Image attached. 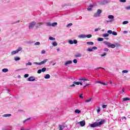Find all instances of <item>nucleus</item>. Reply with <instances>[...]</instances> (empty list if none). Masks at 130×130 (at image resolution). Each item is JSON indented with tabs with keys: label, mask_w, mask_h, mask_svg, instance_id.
Segmentation results:
<instances>
[{
	"label": "nucleus",
	"mask_w": 130,
	"mask_h": 130,
	"mask_svg": "<svg viewBox=\"0 0 130 130\" xmlns=\"http://www.w3.org/2000/svg\"><path fill=\"white\" fill-rule=\"evenodd\" d=\"M88 51H89V52H91V51H93V49L88 48Z\"/></svg>",
	"instance_id": "a18cd8bd"
},
{
	"label": "nucleus",
	"mask_w": 130,
	"mask_h": 130,
	"mask_svg": "<svg viewBox=\"0 0 130 130\" xmlns=\"http://www.w3.org/2000/svg\"><path fill=\"white\" fill-rule=\"evenodd\" d=\"M47 25L48 27H51V26H52L51 23H50V22H48V23H47Z\"/></svg>",
	"instance_id": "72a5a7b5"
},
{
	"label": "nucleus",
	"mask_w": 130,
	"mask_h": 130,
	"mask_svg": "<svg viewBox=\"0 0 130 130\" xmlns=\"http://www.w3.org/2000/svg\"><path fill=\"white\" fill-rule=\"evenodd\" d=\"M112 30H108V34H112Z\"/></svg>",
	"instance_id": "58836bf2"
},
{
	"label": "nucleus",
	"mask_w": 130,
	"mask_h": 130,
	"mask_svg": "<svg viewBox=\"0 0 130 130\" xmlns=\"http://www.w3.org/2000/svg\"><path fill=\"white\" fill-rule=\"evenodd\" d=\"M106 106H107V105H103V108H105Z\"/></svg>",
	"instance_id": "0e129e2a"
},
{
	"label": "nucleus",
	"mask_w": 130,
	"mask_h": 130,
	"mask_svg": "<svg viewBox=\"0 0 130 130\" xmlns=\"http://www.w3.org/2000/svg\"><path fill=\"white\" fill-rule=\"evenodd\" d=\"M91 10H92V8H87L88 11H91Z\"/></svg>",
	"instance_id": "e2e57ef3"
},
{
	"label": "nucleus",
	"mask_w": 130,
	"mask_h": 130,
	"mask_svg": "<svg viewBox=\"0 0 130 130\" xmlns=\"http://www.w3.org/2000/svg\"><path fill=\"white\" fill-rule=\"evenodd\" d=\"M24 77V78H28L29 77V74H25Z\"/></svg>",
	"instance_id": "8fccbe9b"
},
{
	"label": "nucleus",
	"mask_w": 130,
	"mask_h": 130,
	"mask_svg": "<svg viewBox=\"0 0 130 130\" xmlns=\"http://www.w3.org/2000/svg\"><path fill=\"white\" fill-rule=\"evenodd\" d=\"M104 122H105V120H102V121H100L99 122H97L98 126H99V125H102V124H103V123H104Z\"/></svg>",
	"instance_id": "f8f14e48"
},
{
	"label": "nucleus",
	"mask_w": 130,
	"mask_h": 130,
	"mask_svg": "<svg viewBox=\"0 0 130 130\" xmlns=\"http://www.w3.org/2000/svg\"><path fill=\"white\" fill-rule=\"evenodd\" d=\"M28 81H29V82H34V81H35V79L34 77L30 76L28 78Z\"/></svg>",
	"instance_id": "1a4fd4ad"
},
{
	"label": "nucleus",
	"mask_w": 130,
	"mask_h": 130,
	"mask_svg": "<svg viewBox=\"0 0 130 130\" xmlns=\"http://www.w3.org/2000/svg\"><path fill=\"white\" fill-rule=\"evenodd\" d=\"M53 46H57V43L56 42H54L52 43Z\"/></svg>",
	"instance_id": "c85d7f7f"
},
{
	"label": "nucleus",
	"mask_w": 130,
	"mask_h": 130,
	"mask_svg": "<svg viewBox=\"0 0 130 130\" xmlns=\"http://www.w3.org/2000/svg\"><path fill=\"white\" fill-rule=\"evenodd\" d=\"M104 51H108V48H105L104 49Z\"/></svg>",
	"instance_id": "052dcab7"
},
{
	"label": "nucleus",
	"mask_w": 130,
	"mask_h": 130,
	"mask_svg": "<svg viewBox=\"0 0 130 130\" xmlns=\"http://www.w3.org/2000/svg\"><path fill=\"white\" fill-rule=\"evenodd\" d=\"M21 50H22V48L19 47L16 51H13L11 52V54H12V55H14V54H16V53H18V52L21 51Z\"/></svg>",
	"instance_id": "39448f33"
},
{
	"label": "nucleus",
	"mask_w": 130,
	"mask_h": 130,
	"mask_svg": "<svg viewBox=\"0 0 130 130\" xmlns=\"http://www.w3.org/2000/svg\"><path fill=\"white\" fill-rule=\"evenodd\" d=\"M113 21H114V19H111L110 21L106 20L105 22L106 23V24H108V23L113 22Z\"/></svg>",
	"instance_id": "aec40b11"
},
{
	"label": "nucleus",
	"mask_w": 130,
	"mask_h": 130,
	"mask_svg": "<svg viewBox=\"0 0 130 130\" xmlns=\"http://www.w3.org/2000/svg\"><path fill=\"white\" fill-rule=\"evenodd\" d=\"M112 34L113 35H114V36H116V35H117V32H116L115 31H112Z\"/></svg>",
	"instance_id": "c756f323"
},
{
	"label": "nucleus",
	"mask_w": 130,
	"mask_h": 130,
	"mask_svg": "<svg viewBox=\"0 0 130 130\" xmlns=\"http://www.w3.org/2000/svg\"><path fill=\"white\" fill-rule=\"evenodd\" d=\"M42 72L43 73H44V72H46V68H43L41 70Z\"/></svg>",
	"instance_id": "cd10ccee"
},
{
	"label": "nucleus",
	"mask_w": 130,
	"mask_h": 130,
	"mask_svg": "<svg viewBox=\"0 0 130 130\" xmlns=\"http://www.w3.org/2000/svg\"><path fill=\"white\" fill-rule=\"evenodd\" d=\"M86 44L88 45H94V42H87L86 43Z\"/></svg>",
	"instance_id": "a211bd4d"
},
{
	"label": "nucleus",
	"mask_w": 130,
	"mask_h": 130,
	"mask_svg": "<svg viewBox=\"0 0 130 130\" xmlns=\"http://www.w3.org/2000/svg\"><path fill=\"white\" fill-rule=\"evenodd\" d=\"M2 72H3V73H8V72H9V69L6 68L3 69Z\"/></svg>",
	"instance_id": "6ab92c4d"
},
{
	"label": "nucleus",
	"mask_w": 130,
	"mask_h": 130,
	"mask_svg": "<svg viewBox=\"0 0 130 130\" xmlns=\"http://www.w3.org/2000/svg\"><path fill=\"white\" fill-rule=\"evenodd\" d=\"M64 127V126L61 125L60 124L59 125V130H62Z\"/></svg>",
	"instance_id": "412c9836"
},
{
	"label": "nucleus",
	"mask_w": 130,
	"mask_h": 130,
	"mask_svg": "<svg viewBox=\"0 0 130 130\" xmlns=\"http://www.w3.org/2000/svg\"><path fill=\"white\" fill-rule=\"evenodd\" d=\"M100 29L101 28H95L94 29V31H95V32H97V31H99V30H100Z\"/></svg>",
	"instance_id": "3c124183"
},
{
	"label": "nucleus",
	"mask_w": 130,
	"mask_h": 130,
	"mask_svg": "<svg viewBox=\"0 0 130 130\" xmlns=\"http://www.w3.org/2000/svg\"><path fill=\"white\" fill-rule=\"evenodd\" d=\"M98 49V48L95 46H94L92 47V49H93L94 50H96Z\"/></svg>",
	"instance_id": "5fc2aeb1"
},
{
	"label": "nucleus",
	"mask_w": 130,
	"mask_h": 130,
	"mask_svg": "<svg viewBox=\"0 0 130 130\" xmlns=\"http://www.w3.org/2000/svg\"><path fill=\"white\" fill-rule=\"evenodd\" d=\"M108 18V19H111V20H113V19H114V16H113V15H109Z\"/></svg>",
	"instance_id": "4be33fe9"
},
{
	"label": "nucleus",
	"mask_w": 130,
	"mask_h": 130,
	"mask_svg": "<svg viewBox=\"0 0 130 130\" xmlns=\"http://www.w3.org/2000/svg\"><path fill=\"white\" fill-rule=\"evenodd\" d=\"M79 98H80V99H83L84 98V97H83V94L79 95Z\"/></svg>",
	"instance_id": "37998d69"
},
{
	"label": "nucleus",
	"mask_w": 130,
	"mask_h": 130,
	"mask_svg": "<svg viewBox=\"0 0 130 130\" xmlns=\"http://www.w3.org/2000/svg\"><path fill=\"white\" fill-rule=\"evenodd\" d=\"M76 85H80V82L74 81L73 82V84L72 85L69 86V87H75L76 86Z\"/></svg>",
	"instance_id": "9d476101"
},
{
	"label": "nucleus",
	"mask_w": 130,
	"mask_h": 130,
	"mask_svg": "<svg viewBox=\"0 0 130 130\" xmlns=\"http://www.w3.org/2000/svg\"><path fill=\"white\" fill-rule=\"evenodd\" d=\"M14 60H15V61H18V60H20V57H15Z\"/></svg>",
	"instance_id": "a878e982"
},
{
	"label": "nucleus",
	"mask_w": 130,
	"mask_h": 130,
	"mask_svg": "<svg viewBox=\"0 0 130 130\" xmlns=\"http://www.w3.org/2000/svg\"><path fill=\"white\" fill-rule=\"evenodd\" d=\"M105 44L108 46V47H109L110 48H115V45L112 44L110 42H108L107 41L104 42Z\"/></svg>",
	"instance_id": "f257e3e1"
},
{
	"label": "nucleus",
	"mask_w": 130,
	"mask_h": 130,
	"mask_svg": "<svg viewBox=\"0 0 130 130\" xmlns=\"http://www.w3.org/2000/svg\"><path fill=\"white\" fill-rule=\"evenodd\" d=\"M41 25H42V23H38L36 24V28L37 29H38V28H40V26H41Z\"/></svg>",
	"instance_id": "2eb2a0df"
},
{
	"label": "nucleus",
	"mask_w": 130,
	"mask_h": 130,
	"mask_svg": "<svg viewBox=\"0 0 130 130\" xmlns=\"http://www.w3.org/2000/svg\"><path fill=\"white\" fill-rule=\"evenodd\" d=\"M105 55H106V53H104V54H102L101 55V56H105Z\"/></svg>",
	"instance_id": "13d9d810"
},
{
	"label": "nucleus",
	"mask_w": 130,
	"mask_h": 130,
	"mask_svg": "<svg viewBox=\"0 0 130 130\" xmlns=\"http://www.w3.org/2000/svg\"><path fill=\"white\" fill-rule=\"evenodd\" d=\"M90 127H96V126H98V124L97 122H95L93 124H90Z\"/></svg>",
	"instance_id": "6e6552de"
},
{
	"label": "nucleus",
	"mask_w": 130,
	"mask_h": 130,
	"mask_svg": "<svg viewBox=\"0 0 130 130\" xmlns=\"http://www.w3.org/2000/svg\"><path fill=\"white\" fill-rule=\"evenodd\" d=\"M73 62H74V63H77L78 62V60L76 59H74L73 60Z\"/></svg>",
	"instance_id": "79ce46f5"
},
{
	"label": "nucleus",
	"mask_w": 130,
	"mask_h": 130,
	"mask_svg": "<svg viewBox=\"0 0 130 130\" xmlns=\"http://www.w3.org/2000/svg\"><path fill=\"white\" fill-rule=\"evenodd\" d=\"M75 57H81L82 56V54L81 53H78L74 55Z\"/></svg>",
	"instance_id": "f3484780"
},
{
	"label": "nucleus",
	"mask_w": 130,
	"mask_h": 130,
	"mask_svg": "<svg viewBox=\"0 0 130 130\" xmlns=\"http://www.w3.org/2000/svg\"><path fill=\"white\" fill-rule=\"evenodd\" d=\"M71 26H73V23H69L68 25H67V28L69 27H71Z\"/></svg>",
	"instance_id": "a19ab883"
},
{
	"label": "nucleus",
	"mask_w": 130,
	"mask_h": 130,
	"mask_svg": "<svg viewBox=\"0 0 130 130\" xmlns=\"http://www.w3.org/2000/svg\"><path fill=\"white\" fill-rule=\"evenodd\" d=\"M50 40H55V38H53L52 37H50L49 38Z\"/></svg>",
	"instance_id": "c9c22d12"
},
{
	"label": "nucleus",
	"mask_w": 130,
	"mask_h": 130,
	"mask_svg": "<svg viewBox=\"0 0 130 130\" xmlns=\"http://www.w3.org/2000/svg\"><path fill=\"white\" fill-rule=\"evenodd\" d=\"M27 66H32V63L31 62H28L26 63Z\"/></svg>",
	"instance_id": "c03bdc74"
},
{
	"label": "nucleus",
	"mask_w": 130,
	"mask_h": 130,
	"mask_svg": "<svg viewBox=\"0 0 130 130\" xmlns=\"http://www.w3.org/2000/svg\"><path fill=\"white\" fill-rule=\"evenodd\" d=\"M35 45H40V42H37L35 44Z\"/></svg>",
	"instance_id": "de8ad7c7"
},
{
	"label": "nucleus",
	"mask_w": 130,
	"mask_h": 130,
	"mask_svg": "<svg viewBox=\"0 0 130 130\" xmlns=\"http://www.w3.org/2000/svg\"><path fill=\"white\" fill-rule=\"evenodd\" d=\"M92 100V98H91L90 99H89V100H86L85 101V102H90V101H91Z\"/></svg>",
	"instance_id": "ea45409f"
},
{
	"label": "nucleus",
	"mask_w": 130,
	"mask_h": 130,
	"mask_svg": "<svg viewBox=\"0 0 130 130\" xmlns=\"http://www.w3.org/2000/svg\"><path fill=\"white\" fill-rule=\"evenodd\" d=\"M126 24H128V21H124L123 22V25H125Z\"/></svg>",
	"instance_id": "f704fd0d"
},
{
	"label": "nucleus",
	"mask_w": 130,
	"mask_h": 130,
	"mask_svg": "<svg viewBox=\"0 0 130 130\" xmlns=\"http://www.w3.org/2000/svg\"><path fill=\"white\" fill-rule=\"evenodd\" d=\"M97 112L98 113H99V112H100V108H99L97 110Z\"/></svg>",
	"instance_id": "6e6d98bb"
},
{
	"label": "nucleus",
	"mask_w": 130,
	"mask_h": 130,
	"mask_svg": "<svg viewBox=\"0 0 130 130\" xmlns=\"http://www.w3.org/2000/svg\"><path fill=\"white\" fill-rule=\"evenodd\" d=\"M79 85L83 86V83H82V82H79Z\"/></svg>",
	"instance_id": "338daca9"
},
{
	"label": "nucleus",
	"mask_w": 130,
	"mask_h": 130,
	"mask_svg": "<svg viewBox=\"0 0 130 130\" xmlns=\"http://www.w3.org/2000/svg\"><path fill=\"white\" fill-rule=\"evenodd\" d=\"M93 5H90L89 7L91 8L92 9V8H93Z\"/></svg>",
	"instance_id": "774afa93"
},
{
	"label": "nucleus",
	"mask_w": 130,
	"mask_h": 130,
	"mask_svg": "<svg viewBox=\"0 0 130 130\" xmlns=\"http://www.w3.org/2000/svg\"><path fill=\"white\" fill-rule=\"evenodd\" d=\"M122 73H128V71L127 70H123Z\"/></svg>",
	"instance_id": "09e8293b"
},
{
	"label": "nucleus",
	"mask_w": 130,
	"mask_h": 130,
	"mask_svg": "<svg viewBox=\"0 0 130 130\" xmlns=\"http://www.w3.org/2000/svg\"><path fill=\"white\" fill-rule=\"evenodd\" d=\"M101 13H102V11L100 9H99L98 10L96 13H94L93 16L95 17H99Z\"/></svg>",
	"instance_id": "20e7f679"
},
{
	"label": "nucleus",
	"mask_w": 130,
	"mask_h": 130,
	"mask_svg": "<svg viewBox=\"0 0 130 130\" xmlns=\"http://www.w3.org/2000/svg\"><path fill=\"white\" fill-rule=\"evenodd\" d=\"M41 73H42L41 69H40L38 71V74H41Z\"/></svg>",
	"instance_id": "49530a36"
},
{
	"label": "nucleus",
	"mask_w": 130,
	"mask_h": 130,
	"mask_svg": "<svg viewBox=\"0 0 130 130\" xmlns=\"http://www.w3.org/2000/svg\"><path fill=\"white\" fill-rule=\"evenodd\" d=\"M98 41H103V38H100L98 39Z\"/></svg>",
	"instance_id": "4c0bfd02"
},
{
	"label": "nucleus",
	"mask_w": 130,
	"mask_h": 130,
	"mask_svg": "<svg viewBox=\"0 0 130 130\" xmlns=\"http://www.w3.org/2000/svg\"><path fill=\"white\" fill-rule=\"evenodd\" d=\"M48 61V59H46L43 61H42L40 62H35V64H38V66H41V64H44V63H45L46 62H47Z\"/></svg>",
	"instance_id": "7ed1b4c3"
},
{
	"label": "nucleus",
	"mask_w": 130,
	"mask_h": 130,
	"mask_svg": "<svg viewBox=\"0 0 130 130\" xmlns=\"http://www.w3.org/2000/svg\"><path fill=\"white\" fill-rule=\"evenodd\" d=\"M75 113L79 114V113H81V111H80L78 109H76V110H75Z\"/></svg>",
	"instance_id": "393cba45"
},
{
	"label": "nucleus",
	"mask_w": 130,
	"mask_h": 130,
	"mask_svg": "<svg viewBox=\"0 0 130 130\" xmlns=\"http://www.w3.org/2000/svg\"><path fill=\"white\" fill-rule=\"evenodd\" d=\"M130 99L129 98H123V101H129Z\"/></svg>",
	"instance_id": "5701e85b"
},
{
	"label": "nucleus",
	"mask_w": 130,
	"mask_h": 130,
	"mask_svg": "<svg viewBox=\"0 0 130 130\" xmlns=\"http://www.w3.org/2000/svg\"><path fill=\"white\" fill-rule=\"evenodd\" d=\"M79 80H80V81H89V80H88V79H83V78H82V79H80Z\"/></svg>",
	"instance_id": "e433bc0d"
},
{
	"label": "nucleus",
	"mask_w": 130,
	"mask_h": 130,
	"mask_svg": "<svg viewBox=\"0 0 130 130\" xmlns=\"http://www.w3.org/2000/svg\"><path fill=\"white\" fill-rule=\"evenodd\" d=\"M85 37H87V38H91V37H92V35H87Z\"/></svg>",
	"instance_id": "bb28decb"
},
{
	"label": "nucleus",
	"mask_w": 130,
	"mask_h": 130,
	"mask_svg": "<svg viewBox=\"0 0 130 130\" xmlns=\"http://www.w3.org/2000/svg\"><path fill=\"white\" fill-rule=\"evenodd\" d=\"M69 44H77L78 43V41L77 40H74V41L72 40H70L69 41Z\"/></svg>",
	"instance_id": "423d86ee"
},
{
	"label": "nucleus",
	"mask_w": 130,
	"mask_h": 130,
	"mask_svg": "<svg viewBox=\"0 0 130 130\" xmlns=\"http://www.w3.org/2000/svg\"><path fill=\"white\" fill-rule=\"evenodd\" d=\"M108 36H109L108 34H105L103 35V37H108Z\"/></svg>",
	"instance_id": "473e14b6"
},
{
	"label": "nucleus",
	"mask_w": 130,
	"mask_h": 130,
	"mask_svg": "<svg viewBox=\"0 0 130 130\" xmlns=\"http://www.w3.org/2000/svg\"><path fill=\"white\" fill-rule=\"evenodd\" d=\"M78 124H80L81 126H85V125L86 124V122H85L84 120H83V121L79 122Z\"/></svg>",
	"instance_id": "0eeeda50"
},
{
	"label": "nucleus",
	"mask_w": 130,
	"mask_h": 130,
	"mask_svg": "<svg viewBox=\"0 0 130 130\" xmlns=\"http://www.w3.org/2000/svg\"><path fill=\"white\" fill-rule=\"evenodd\" d=\"M123 33L124 34H126V33H127V31H126V30L123 31Z\"/></svg>",
	"instance_id": "680f3d73"
},
{
	"label": "nucleus",
	"mask_w": 130,
	"mask_h": 130,
	"mask_svg": "<svg viewBox=\"0 0 130 130\" xmlns=\"http://www.w3.org/2000/svg\"><path fill=\"white\" fill-rule=\"evenodd\" d=\"M122 118H123L124 119H125V120H126V117H125V116L122 117Z\"/></svg>",
	"instance_id": "69168bd1"
},
{
	"label": "nucleus",
	"mask_w": 130,
	"mask_h": 130,
	"mask_svg": "<svg viewBox=\"0 0 130 130\" xmlns=\"http://www.w3.org/2000/svg\"><path fill=\"white\" fill-rule=\"evenodd\" d=\"M45 79H50V75L49 74L46 75Z\"/></svg>",
	"instance_id": "b1692460"
},
{
	"label": "nucleus",
	"mask_w": 130,
	"mask_h": 130,
	"mask_svg": "<svg viewBox=\"0 0 130 130\" xmlns=\"http://www.w3.org/2000/svg\"><path fill=\"white\" fill-rule=\"evenodd\" d=\"M109 1H104L101 2L100 5L101 6H104V5H106L107 4H109Z\"/></svg>",
	"instance_id": "9b49d317"
},
{
	"label": "nucleus",
	"mask_w": 130,
	"mask_h": 130,
	"mask_svg": "<svg viewBox=\"0 0 130 130\" xmlns=\"http://www.w3.org/2000/svg\"><path fill=\"white\" fill-rule=\"evenodd\" d=\"M10 116H12V114H4L3 115L4 117H10Z\"/></svg>",
	"instance_id": "dca6fc26"
},
{
	"label": "nucleus",
	"mask_w": 130,
	"mask_h": 130,
	"mask_svg": "<svg viewBox=\"0 0 130 130\" xmlns=\"http://www.w3.org/2000/svg\"><path fill=\"white\" fill-rule=\"evenodd\" d=\"M126 10H130V6H128L125 8Z\"/></svg>",
	"instance_id": "4d7b16f0"
},
{
	"label": "nucleus",
	"mask_w": 130,
	"mask_h": 130,
	"mask_svg": "<svg viewBox=\"0 0 130 130\" xmlns=\"http://www.w3.org/2000/svg\"><path fill=\"white\" fill-rule=\"evenodd\" d=\"M120 3H125L126 0H120Z\"/></svg>",
	"instance_id": "603ef678"
},
{
	"label": "nucleus",
	"mask_w": 130,
	"mask_h": 130,
	"mask_svg": "<svg viewBox=\"0 0 130 130\" xmlns=\"http://www.w3.org/2000/svg\"><path fill=\"white\" fill-rule=\"evenodd\" d=\"M96 83H97L98 84H101V85H108L107 83H103L101 81H96Z\"/></svg>",
	"instance_id": "4468645a"
},
{
	"label": "nucleus",
	"mask_w": 130,
	"mask_h": 130,
	"mask_svg": "<svg viewBox=\"0 0 130 130\" xmlns=\"http://www.w3.org/2000/svg\"><path fill=\"white\" fill-rule=\"evenodd\" d=\"M35 25H36V22L35 21H32L31 22L29 23L28 26L29 29H33V28H34L35 26Z\"/></svg>",
	"instance_id": "f03ea898"
},
{
	"label": "nucleus",
	"mask_w": 130,
	"mask_h": 130,
	"mask_svg": "<svg viewBox=\"0 0 130 130\" xmlns=\"http://www.w3.org/2000/svg\"><path fill=\"white\" fill-rule=\"evenodd\" d=\"M124 89L123 88V89H122V91L121 92V94H122V93H124Z\"/></svg>",
	"instance_id": "bf43d9fd"
},
{
	"label": "nucleus",
	"mask_w": 130,
	"mask_h": 130,
	"mask_svg": "<svg viewBox=\"0 0 130 130\" xmlns=\"http://www.w3.org/2000/svg\"><path fill=\"white\" fill-rule=\"evenodd\" d=\"M71 63H73V61L72 60H69L65 62L64 66H66V67H67V66H68V64H71Z\"/></svg>",
	"instance_id": "ddd939ff"
},
{
	"label": "nucleus",
	"mask_w": 130,
	"mask_h": 130,
	"mask_svg": "<svg viewBox=\"0 0 130 130\" xmlns=\"http://www.w3.org/2000/svg\"><path fill=\"white\" fill-rule=\"evenodd\" d=\"M30 119H31V118H28L27 119L24 120L23 121V123H25V122H26V121H28V120H30Z\"/></svg>",
	"instance_id": "7c9ffc66"
},
{
	"label": "nucleus",
	"mask_w": 130,
	"mask_h": 130,
	"mask_svg": "<svg viewBox=\"0 0 130 130\" xmlns=\"http://www.w3.org/2000/svg\"><path fill=\"white\" fill-rule=\"evenodd\" d=\"M45 50H43L42 51H41V53L42 54H44V53H45Z\"/></svg>",
	"instance_id": "864d4df0"
},
{
	"label": "nucleus",
	"mask_w": 130,
	"mask_h": 130,
	"mask_svg": "<svg viewBox=\"0 0 130 130\" xmlns=\"http://www.w3.org/2000/svg\"><path fill=\"white\" fill-rule=\"evenodd\" d=\"M56 25H57V22H54L52 24V27H54L55 26H56Z\"/></svg>",
	"instance_id": "2f4dec72"
}]
</instances>
